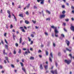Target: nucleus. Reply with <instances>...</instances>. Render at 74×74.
Instances as JSON below:
<instances>
[{"mask_svg": "<svg viewBox=\"0 0 74 74\" xmlns=\"http://www.w3.org/2000/svg\"><path fill=\"white\" fill-rule=\"evenodd\" d=\"M16 47H18V44L17 43H16L15 44Z\"/></svg>", "mask_w": 74, "mask_h": 74, "instance_id": "obj_47", "label": "nucleus"}, {"mask_svg": "<svg viewBox=\"0 0 74 74\" xmlns=\"http://www.w3.org/2000/svg\"><path fill=\"white\" fill-rule=\"evenodd\" d=\"M50 55L51 56V58H53V56L52 55V53H51Z\"/></svg>", "mask_w": 74, "mask_h": 74, "instance_id": "obj_23", "label": "nucleus"}, {"mask_svg": "<svg viewBox=\"0 0 74 74\" xmlns=\"http://www.w3.org/2000/svg\"><path fill=\"white\" fill-rule=\"evenodd\" d=\"M5 59L6 60H7V61H8V57H5Z\"/></svg>", "mask_w": 74, "mask_h": 74, "instance_id": "obj_43", "label": "nucleus"}, {"mask_svg": "<svg viewBox=\"0 0 74 74\" xmlns=\"http://www.w3.org/2000/svg\"><path fill=\"white\" fill-rule=\"evenodd\" d=\"M23 27H20L19 29H21V30L23 32V33H25V29H23Z\"/></svg>", "mask_w": 74, "mask_h": 74, "instance_id": "obj_4", "label": "nucleus"}, {"mask_svg": "<svg viewBox=\"0 0 74 74\" xmlns=\"http://www.w3.org/2000/svg\"><path fill=\"white\" fill-rule=\"evenodd\" d=\"M69 19L68 18L65 19V21H66V22H68V21H69Z\"/></svg>", "mask_w": 74, "mask_h": 74, "instance_id": "obj_39", "label": "nucleus"}, {"mask_svg": "<svg viewBox=\"0 0 74 74\" xmlns=\"http://www.w3.org/2000/svg\"><path fill=\"white\" fill-rule=\"evenodd\" d=\"M6 34H7L6 33H5L4 34V36H5V37H6Z\"/></svg>", "mask_w": 74, "mask_h": 74, "instance_id": "obj_58", "label": "nucleus"}, {"mask_svg": "<svg viewBox=\"0 0 74 74\" xmlns=\"http://www.w3.org/2000/svg\"><path fill=\"white\" fill-rule=\"evenodd\" d=\"M49 59L50 61L51 62H52V59H51V57H50Z\"/></svg>", "mask_w": 74, "mask_h": 74, "instance_id": "obj_29", "label": "nucleus"}, {"mask_svg": "<svg viewBox=\"0 0 74 74\" xmlns=\"http://www.w3.org/2000/svg\"><path fill=\"white\" fill-rule=\"evenodd\" d=\"M64 31H65V32H67V30H66V29L65 28H64Z\"/></svg>", "mask_w": 74, "mask_h": 74, "instance_id": "obj_62", "label": "nucleus"}, {"mask_svg": "<svg viewBox=\"0 0 74 74\" xmlns=\"http://www.w3.org/2000/svg\"><path fill=\"white\" fill-rule=\"evenodd\" d=\"M44 66L45 69H48V65Z\"/></svg>", "mask_w": 74, "mask_h": 74, "instance_id": "obj_20", "label": "nucleus"}, {"mask_svg": "<svg viewBox=\"0 0 74 74\" xmlns=\"http://www.w3.org/2000/svg\"><path fill=\"white\" fill-rule=\"evenodd\" d=\"M31 36L32 37H34V35L32 34H31Z\"/></svg>", "mask_w": 74, "mask_h": 74, "instance_id": "obj_36", "label": "nucleus"}, {"mask_svg": "<svg viewBox=\"0 0 74 74\" xmlns=\"http://www.w3.org/2000/svg\"><path fill=\"white\" fill-rule=\"evenodd\" d=\"M18 16H20V17H22V18H23V14H20Z\"/></svg>", "mask_w": 74, "mask_h": 74, "instance_id": "obj_11", "label": "nucleus"}, {"mask_svg": "<svg viewBox=\"0 0 74 74\" xmlns=\"http://www.w3.org/2000/svg\"><path fill=\"white\" fill-rule=\"evenodd\" d=\"M46 55H48V52L47 51H46Z\"/></svg>", "mask_w": 74, "mask_h": 74, "instance_id": "obj_31", "label": "nucleus"}, {"mask_svg": "<svg viewBox=\"0 0 74 74\" xmlns=\"http://www.w3.org/2000/svg\"><path fill=\"white\" fill-rule=\"evenodd\" d=\"M7 12H8V14H10V11L8 10Z\"/></svg>", "mask_w": 74, "mask_h": 74, "instance_id": "obj_37", "label": "nucleus"}, {"mask_svg": "<svg viewBox=\"0 0 74 74\" xmlns=\"http://www.w3.org/2000/svg\"><path fill=\"white\" fill-rule=\"evenodd\" d=\"M71 8L72 9V10H74V7H73V6H71Z\"/></svg>", "mask_w": 74, "mask_h": 74, "instance_id": "obj_49", "label": "nucleus"}, {"mask_svg": "<svg viewBox=\"0 0 74 74\" xmlns=\"http://www.w3.org/2000/svg\"><path fill=\"white\" fill-rule=\"evenodd\" d=\"M22 70L25 72V73H26V69H25V68L22 67Z\"/></svg>", "mask_w": 74, "mask_h": 74, "instance_id": "obj_13", "label": "nucleus"}, {"mask_svg": "<svg viewBox=\"0 0 74 74\" xmlns=\"http://www.w3.org/2000/svg\"><path fill=\"white\" fill-rule=\"evenodd\" d=\"M66 16V15L64 14H62L60 16V18H64Z\"/></svg>", "mask_w": 74, "mask_h": 74, "instance_id": "obj_6", "label": "nucleus"}, {"mask_svg": "<svg viewBox=\"0 0 74 74\" xmlns=\"http://www.w3.org/2000/svg\"><path fill=\"white\" fill-rule=\"evenodd\" d=\"M22 37H21L19 39V43L21 44V43H22Z\"/></svg>", "mask_w": 74, "mask_h": 74, "instance_id": "obj_10", "label": "nucleus"}, {"mask_svg": "<svg viewBox=\"0 0 74 74\" xmlns=\"http://www.w3.org/2000/svg\"><path fill=\"white\" fill-rule=\"evenodd\" d=\"M51 72L52 73V74H54V73H55L56 74H58V73H57V71H56V70L54 71H51Z\"/></svg>", "mask_w": 74, "mask_h": 74, "instance_id": "obj_5", "label": "nucleus"}, {"mask_svg": "<svg viewBox=\"0 0 74 74\" xmlns=\"http://www.w3.org/2000/svg\"><path fill=\"white\" fill-rule=\"evenodd\" d=\"M3 55H5V54L7 55V53H5V49L3 50Z\"/></svg>", "mask_w": 74, "mask_h": 74, "instance_id": "obj_15", "label": "nucleus"}, {"mask_svg": "<svg viewBox=\"0 0 74 74\" xmlns=\"http://www.w3.org/2000/svg\"><path fill=\"white\" fill-rule=\"evenodd\" d=\"M33 44V41H31L30 44L32 45V44Z\"/></svg>", "mask_w": 74, "mask_h": 74, "instance_id": "obj_32", "label": "nucleus"}, {"mask_svg": "<svg viewBox=\"0 0 74 74\" xmlns=\"http://www.w3.org/2000/svg\"><path fill=\"white\" fill-rule=\"evenodd\" d=\"M13 52L14 54H16V51H15V50H14Z\"/></svg>", "mask_w": 74, "mask_h": 74, "instance_id": "obj_44", "label": "nucleus"}, {"mask_svg": "<svg viewBox=\"0 0 74 74\" xmlns=\"http://www.w3.org/2000/svg\"><path fill=\"white\" fill-rule=\"evenodd\" d=\"M62 7L63 8H64V5H62Z\"/></svg>", "mask_w": 74, "mask_h": 74, "instance_id": "obj_52", "label": "nucleus"}, {"mask_svg": "<svg viewBox=\"0 0 74 74\" xmlns=\"http://www.w3.org/2000/svg\"><path fill=\"white\" fill-rule=\"evenodd\" d=\"M30 3H29L28 4V5L26 6V8L27 9H29V7H30Z\"/></svg>", "mask_w": 74, "mask_h": 74, "instance_id": "obj_12", "label": "nucleus"}, {"mask_svg": "<svg viewBox=\"0 0 74 74\" xmlns=\"http://www.w3.org/2000/svg\"><path fill=\"white\" fill-rule=\"evenodd\" d=\"M45 34L46 36H48V33L47 32H45Z\"/></svg>", "mask_w": 74, "mask_h": 74, "instance_id": "obj_33", "label": "nucleus"}, {"mask_svg": "<svg viewBox=\"0 0 74 74\" xmlns=\"http://www.w3.org/2000/svg\"><path fill=\"white\" fill-rule=\"evenodd\" d=\"M25 14L27 15H29V13L28 12V11H27L25 13Z\"/></svg>", "mask_w": 74, "mask_h": 74, "instance_id": "obj_24", "label": "nucleus"}, {"mask_svg": "<svg viewBox=\"0 0 74 74\" xmlns=\"http://www.w3.org/2000/svg\"><path fill=\"white\" fill-rule=\"evenodd\" d=\"M66 50L69 52H71V47H70V49H69L68 48H66Z\"/></svg>", "mask_w": 74, "mask_h": 74, "instance_id": "obj_7", "label": "nucleus"}, {"mask_svg": "<svg viewBox=\"0 0 74 74\" xmlns=\"http://www.w3.org/2000/svg\"><path fill=\"white\" fill-rule=\"evenodd\" d=\"M13 27V26L12 25H10V29H12V28Z\"/></svg>", "mask_w": 74, "mask_h": 74, "instance_id": "obj_46", "label": "nucleus"}, {"mask_svg": "<svg viewBox=\"0 0 74 74\" xmlns=\"http://www.w3.org/2000/svg\"><path fill=\"white\" fill-rule=\"evenodd\" d=\"M14 19H15V21H17L16 18V17H14Z\"/></svg>", "mask_w": 74, "mask_h": 74, "instance_id": "obj_55", "label": "nucleus"}, {"mask_svg": "<svg viewBox=\"0 0 74 74\" xmlns=\"http://www.w3.org/2000/svg\"><path fill=\"white\" fill-rule=\"evenodd\" d=\"M58 55H59V56H60V52L58 53Z\"/></svg>", "mask_w": 74, "mask_h": 74, "instance_id": "obj_61", "label": "nucleus"}, {"mask_svg": "<svg viewBox=\"0 0 74 74\" xmlns=\"http://www.w3.org/2000/svg\"><path fill=\"white\" fill-rule=\"evenodd\" d=\"M65 62H66V63L68 64H69L70 62H71V60H65Z\"/></svg>", "mask_w": 74, "mask_h": 74, "instance_id": "obj_2", "label": "nucleus"}, {"mask_svg": "<svg viewBox=\"0 0 74 74\" xmlns=\"http://www.w3.org/2000/svg\"><path fill=\"white\" fill-rule=\"evenodd\" d=\"M28 39H29V42H30L31 41V39H30V38H29V37H28Z\"/></svg>", "mask_w": 74, "mask_h": 74, "instance_id": "obj_28", "label": "nucleus"}, {"mask_svg": "<svg viewBox=\"0 0 74 74\" xmlns=\"http://www.w3.org/2000/svg\"><path fill=\"white\" fill-rule=\"evenodd\" d=\"M30 49V51H32L33 50V49H32V48H31Z\"/></svg>", "mask_w": 74, "mask_h": 74, "instance_id": "obj_63", "label": "nucleus"}, {"mask_svg": "<svg viewBox=\"0 0 74 74\" xmlns=\"http://www.w3.org/2000/svg\"><path fill=\"white\" fill-rule=\"evenodd\" d=\"M25 22L26 24H29V21L27 20H25Z\"/></svg>", "mask_w": 74, "mask_h": 74, "instance_id": "obj_14", "label": "nucleus"}, {"mask_svg": "<svg viewBox=\"0 0 74 74\" xmlns=\"http://www.w3.org/2000/svg\"><path fill=\"white\" fill-rule=\"evenodd\" d=\"M39 58H42V56H41V55H39Z\"/></svg>", "mask_w": 74, "mask_h": 74, "instance_id": "obj_53", "label": "nucleus"}, {"mask_svg": "<svg viewBox=\"0 0 74 74\" xmlns=\"http://www.w3.org/2000/svg\"><path fill=\"white\" fill-rule=\"evenodd\" d=\"M46 20L47 21H50V18H48L46 19Z\"/></svg>", "mask_w": 74, "mask_h": 74, "instance_id": "obj_42", "label": "nucleus"}, {"mask_svg": "<svg viewBox=\"0 0 74 74\" xmlns=\"http://www.w3.org/2000/svg\"><path fill=\"white\" fill-rule=\"evenodd\" d=\"M41 52V50H39L38 51V53H40V52Z\"/></svg>", "mask_w": 74, "mask_h": 74, "instance_id": "obj_50", "label": "nucleus"}, {"mask_svg": "<svg viewBox=\"0 0 74 74\" xmlns=\"http://www.w3.org/2000/svg\"><path fill=\"white\" fill-rule=\"evenodd\" d=\"M5 48H6V49H7L8 50V46L7 45H5Z\"/></svg>", "mask_w": 74, "mask_h": 74, "instance_id": "obj_16", "label": "nucleus"}, {"mask_svg": "<svg viewBox=\"0 0 74 74\" xmlns=\"http://www.w3.org/2000/svg\"><path fill=\"white\" fill-rule=\"evenodd\" d=\"M13 38L14 40H15V37H16V36L13 35Z\"/></svg>", "mask_w": 74, "mask_h": 74, "instance_id": "obj_17", "label": "nucleus"}, {"mask_svg": "<svg viewBox=\"0 0 74 74\" xmlns=\"http://www.w3.org/2000/svg\"><path fill=\"white\" fill-rule=\"evenodd\" d=\"M32 22L33 23H36V21H34L33 20H32Z\"/></svg>", "mask_w": 74, "mask_h": 74, "instance_id": "obj_27", "label": "nucleus"}, {"mask_svg": "<svg viewBox=\"0 0 74 74\" xmlns=\"http://www.w3.org/2000/svg\"><path fill=\"white\" fill-rule=\"evenodd\" d=\"M22 62H24V59H22Z\"/></svg>", "mask_w": 74, "mask_h": 74, "instance_id": "obj_64", "label": "nucleus"}, {"mask_svg": "<svg viewBox=\"0 0 74 74\" xmlns=\"http://www.w3.org/2000/svg\"><path fill=\"white\" fill-rule=\"evenodd\" d=\"M25 55H28V54H27V52L26 51L25 52Z\"/></svg>", "mask_w": 74, "mask_h": 74, "instance_id": "obj_54", "label": "nucleus"}, {"mask_svg": "<svg viewBox=\"0 0 74 74\" xmlns=\"http://www.w3.org/2000/svg\"><path fill=\"white\" fill-rule=\"evenodd\" d=\"M44 0H37L38 2H40V1H41L40 2V4H44Z\"/></svg>", "mask_w": 74, "mask_h": 74, "instance_id": "obj_3", "label": "nucleus"}, {"mask_svg": "<svg viewBox=\"0 0 74 74\" xmlns=\"http://www.w3.org/2000/svg\"><path fill=\"white\" fill-rule=\"evenodd\" d=\"M46 12L47 13H48L49 14H51V12H50L48 11V10H46Z\"/></svg>", "mask_w": 74, "mask_h": 74, "instance_id": "obj_18", "label": "nucleus"}, {"mask_svg": "<svg viewBox=\"0 0 74 74\" xmlns=\"http://www.w3.org/2000/svg\"><path fill=\"white\" fill-rule=\"evenodd\" d=\"M11 66L12 67V68H14V65L13 64H11Z\"/></svg>", "mask_w": 74, "mask_h": 74, "instance_id": "obj_25", "label": "nucleus"}, {"mask_svg": "<svg viewBox=\"0 0 74 74\" xmlns=\"http://www.w3.org/2000/svg\"><path fill=\"white\" fill-rule=\"evenodd\" d=\"M63 24L64 25V26H66V23H63Z\"/></svg>", "mask_w": 74, "mask_h": 74, "instance_id": "obj_59", "label": "nucleus"}, {"mask_svg": "<svg viewBox=\"0 0 74 74\" xmlns=\"http://www.w3.org/2000/svg\"><path fill=\"white\" fill-rule=\"evenodd\" d=\"M71 29L74 32V27L73 26H72L71 27Z\"/></svg>", "mask_w": 74, "mask_h": 74, "instance_id": "obj_9", "label": "nucleus"}, {"mask_svg": "<svg viewBox=\"0 0 74 74\" xmlns=\"http://www.w3.org/2000/svg\"><path fill=\"white\" fill-rule=\"evenodd\" d=\"M21 65V66H22V67H23V63L22 62H20V63Z\"/></svg>", "mask_w": 74, "mask_h": 74, "instance_id": "obj_26", "label": "nucleus"}, {"mask_svg": "<svg viewBox=\"0 0 74 74\" xmlns=\"http://www.w3.org/2000/svg\"><path fill=\"white\" fill-rule=\"evenodd\" d=\"M25 42H23L22 43V45H25Z\"/></svg>", "mask_w": 74, "mask_h": 74, "instance_id": "obj_35", "label": "nucleus"}, {"mask_svg": "<svg viewBox=\"0 0 74 74\" xmlns=\"http://www.w3.org/2000/svg\"><path fill=\"white\" fill-rule=\"evenodd\" d=\"M5 41L7 44H8V42H7V40H6L5 39Z\"/></svg>", "mask_w": 74, "mask_h": 74, "instance_id": "obj_30", "label": "nucleus"}, {"mask_svg": "<svg viewBox=\"0 0 74 74\" xmlns=\"http://www.w3.org/2000/svg\"><path fill=\"white\" fill-rule=\"evenodd\" d=\"M1 43L2 44L4 45V42H3V41L1 40Z\"/></svg>", "mask_w": 74, "mask_h": 74, "instance_id": "obj_48", "label": "nucleus"}, {"mask_svg": "<svg viewBox=\"0 0 74 74\" xmlns=\"http://www.w3.org/2000/svg\"><path fill=\"white\" fill-rule=\"evenodd\" d=\"M61 36L62 37H64V35L63 34H61Z\"/></svg>", "mask_w": 74, "mask_h": 74, "instance_id": "obj_38", "label": "nucleus"}, {"mask_svg": "<svg viewBox=\"0 0 74 74\" xmlns=\"http://www.w3.org/2000/svg\"><path fill=\"white\" fill-rule=\"evenodd\" d=\"M30 59L31 60H33V59H34V57H30Z\"/></svg>", "mask_w": 74, "mask_h": 74, "instance_id": "obj_21", "label": "nucleus"}, {"mask_svg": "<svg viewBox=\"0 0 74 74\" xmlns=\"http://www.w3.org/2000/svg\"><path fill=\"white\" fill-rule=\"evenodd\" d=\"M23 22V21L21 20L20 21V23H22Z\"/></svg>", "mask_w": 74, "mask_h": 74, "instance_id": "obj_60", "label": "nucleus"}, {"mask_svg": "<svg viewBox=\"0 0 74 74\" xmlns=\"http://www.w3.org/2000/svg\"><path fill=\"white\" fill-rule=\"evenodd\" d=\"M23 51H26V49L23 48Z\"/></svg>", "mask_w": 74, "mask_h": 74, "instance_id": "obj_57", "label": "nucleus"}, {"mask_svg": "<svg viewBox=\"0 0 74 74\" xmlns=\"http://www.w3.org/2000/svg\"><path fill=\"white\" fill-rule=\"evenodd\" d=\"M51 27L53 29H55L54 32L55 33V36L56 37H58V33H59V32L57 29H56V27H55L54 26H51Z\"/></svg>", "mask_w": 74, "mask_h": 74, "instance_id": "obj_1", "label": "nucleus"}, {"mask_svg": "<svg viewBox=\"0 0 74 74\" xmlns=\"http://www.w3.org/2000/svg\"><path fill=\"white\" fill-rule=\"evenodd\" d=\"M24 27L25 29H27V27H26V26H24Z\"/></svg>", "mask_w": 74, "mask_h": 74, "instance_id": "obj_51", "label": "nucleus"}, {"mask_svg": "<svg viewBox=\"0 0 74 74\" xmlns=\"http://www.w3.org/2000/svg\"><path fill=\"white\" fill-rule=\"evenodd\" d=\"M66 42L68 46H69V45L70 44V42H69V41H68L67 40H66Z\"/></svg>", "mask_w": 74, "mask_h": 74, "instance_id": "obj_8", "label": "nucleus"}, {"mask_svg": "<svg viewBox=\"0 0 74 74\" xmlns=\"http://www.w3.org/2000/svg\"><path fill=\"white\" fill-rule=\"evenodd\" d=\"M3 68V66L1 65H0V69H1Z\"/></svg>", "mask_w": 74, "mask_h": 74, "instance_id": "obj_56", "label": "nucleus"}, {"mask_svg": "<svg viewBox=\"0 0 74 74\" xmlns=\"http://www.w3.org/2000/svg\"><path fill=\"white\" fill-rule=\"evenodd\" d=\"M34 8L35 9H36L37 8V7H36V5H35L34 6Z\"/></svg>", "mask_w": 74, "mask_h": 74, "instance_id": "obj_40", "label": "nucleus"}, {"mask_svg": "<svg viewBox=\"0 0 74 74\" xmlns=\"http://www.w3.org/2000/svg\"><path fill=\"white\" fill-rule=\"evenodd\" d=\"M8 17L10 18H11V14H9V16H8Z\"/></svg>", "mask_w": 74, "mask_h": 74, "instance_id": "obj_45", "label": "nucleus"}, {"mask_svg": "<svg viewBox=\"0 0 74 74\" xmlns=\"http://www.w3.org/2000/svg\"><path fill=\"white\" fill-rule=\"evenodd\" d=\"M18 53L20 54V53H21V50L20 49H19V51L18 52Z\"/></svg>", "mask_w": 74, "mask_h": 74, "instance_id": "obj_22", "label": "nucleus"}, {"mask_svg": "<svg viewBox=\"0 0 74 74\" xmlns=\"http://www.w3.org/2000/svg\"><path fill=\"white\" fill-rule=\"evenodd\" d=\"M40 69H43V67H42V66L41 64L40 66Z\"/></svg>", "mask_w": 74, "mask_h": 74, "instance_id": "obj_19", "label": "nucleus"}, {"mask_svg": "<svg viewBox=\"0 0 74 74\" xmlns=\"http://www.w3.org/2000/svg\"><path fill=\"white\" fill-rule=\"evenodd\" d=\"M27 51H28V53H30V51H29V49H27Z\"/></svg>", "mask_w": 74, "mask_h": 74, "instance_id": "obj_34", "label": "nucleus"}, {"mask_svg": "<svg viewBox=\"0 0 74 74\" xmlns=\"http://www.w3.org/2000/svg\"><path fill=\"white\" fill-rule=\"evenodd\" d=\"M65 11H62V14H65Z\"/></svg>", "mask_w": 74, "mask_h": 74, "instance_id": "obj_41", "label": "nucleus"}]
</instances>
